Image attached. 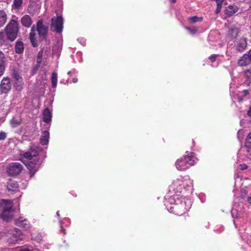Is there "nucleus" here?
Returning a JSON list of instances; mask_svg holds the SVG:
<instances>
[{
    "instance_id": "c85d7f7f",
    "label": "nucleus",
    "mask_w": 251,
    "mask_h": 251,
    "mask_svg": "<svg viewBox=\"0 0 251 251\" xmlns=\"http://www.w3.org/2000/svg\"><path fill=\"white\" fill-rule=\"evenodd\" d=\"M245 146L247 148L251 149V132L249 133L246 139Z\"/></svg>"
},
{
    "instance_id": "79ce46f5",
    "label": "nucleus",
    "mask_w": 251,
    "mask_h": 251,
    "mask_svg": "<svg viewBox=\"0 0 251 251\" xmlns=\"http://www.w3.org/2000/svg\"><path fill=\"white\" fill-rule=\"evenodd\" d=\"M247 201L249 203H251V195L248 198Z\"/></svg>"
},
{
    "instance_id": "4c0bfd02",
    "label": "nucleus",
    "mask_w": 251,
    "mask_h": 251,
    "mask_svg": "<svg viewBox=\"0 0 251 251\" xmlns=\"http://www.w3.org/2000/svg\"><path fill=\"white\" fill-rule=\"evenodd\" d=\"M222 3H219L217 4V8L215 10L216 13H217V14L219 13L221 11L222 6Z\"/></svg>"
},
{
    "instance_id": "72a5a7b5",
    "label": "nucleus",
    "mask_w": 251,
    "mask_h": 251,
    "mask_svg": "<svg viewBox=\"0 0 251 251\" xmlns=\"http://www.w3.org/2000/svg\"><path fill=\"white\" fill-rule=\"evenodd\" d=\"M219 54H212L211 55L208 59L209 60L212 62V63H213L214 62H215L216 60V58L218 56H219Z\"/></svg>"
},
{
    "instance_id": "2eb2a0df",
    "label": "nucleus",
    "mask_w": 251,
    "mask_h": 251,
    "mask_svg": "<svg viewBox=\"0 0 251 251\" xmlns=\"http://www.w3.org/2000/svg\"><path fill=\"white\" fill-rule=\"evenodd\" d=\"M7 188L9 191H16L18 189V182L12 179H9L7 182Z\"/></svg>"
},
{
    "instance_id": "ea45409f",
    "label": "nucleus",
    "mask_w": 251,
    "mask_h": 251,
    "mask_svg": "<svg viewBox=\"0 0 251 251\" xmlns=\"http://www.w3.org/2000/svg\"><path fill=\"white\" fill-rule=\"evenodd\" d=\"M247 115H248L249 117H251V106L250 107L249 109V110L248 111Z\"/></svg>"
},
{
    "instance_id": "f257e3e1",
    "label": "nucleus",
    "mask_w": 251,
    "mask_h": 251,
    "mask_svg": "<svg viewBox=\"0 0 251 251\" xmlns=\"http://www.w3.org/2000/svg\"><path fill=\"white\" fill-rule=\"evenodd\" d=\"M167 210L176 215L181 216L188 211L192 205L190 200L183 198L178 194L174 195L168 199L164 203Z\"/></svg>"
},
{
    "instance_id": "b1692460",
    "label": "nucleus",
    "mask_w": 251,
    "mask_h": 251,
    "mask_svg": "<svg viewBox=\"0 0 251 251\" xmlns=\"http://www.w3.org/2000/svg\"><path fill=\"white\" fill-rule=\"evenodd\" d=\"M245 73V80L244 83L247 85H250L251 83V71L249 70H247Z\"/></svg>"
},
{
    "instance_id": "a19ab883",
    "label": "nucleus",
    "mask_w": 251,
    "mask_h": 251,
    "mask_svg": "<svg viewBox=\"0 0 251 251\" xmlns=\"http://www.w3.org/2000/svg\"><path fill=\"white\" fill-rule=\"evenodd\" d=\"M18 251H31L27 248H22L18 250Z\"/></svg>"
},
{
    "instance_id": "6e6552de",
    "label": "nucleus",
    "mask_w": 251,
    "mask_h": 251,
    "mask_svg": "<svg viewBox=\"0 0 251 251\" xmlns=\"http://www.w3.org/2000/svg\"><path fill=\"white\" fill-rule=\"evenodd\" d=\"M63 28V19L60 15L53 17L51 19L50 28L51 31L60 33Z\"/></svg>"
},
{
    "instance_id": "5701e85b",
    "label": "nucleus",
    "mask_w": 251,
    "mask_h": 251,
    "mask_svg": "<svg viewBox=\"0 0 251 251\" xmlns=\"http://www.w3.org/2000/svg\"><path fill=\"white\" fill-rule=\"evenodd\" d=\"M228 32L231 38L234 39L237 37L239 33V29L236 27L232 26L229 29Z\"/></svg>"
},
{
    "instance_id": "393cba45",
    "label": "nucleus",
    "mask_w": 251,
    "mask_h": 251,
    "mask_svg": "<svg viewBox=\"0 0 251 251\" xmlns=\"http://www.w3.org/2000/svg\"><path fill=\"white\" fill-rule=\"evenodd\" d=\"M6 21V15L2 10H0V27H2Z\"/></svg>"
},
{
    "instance_id": "7c9ffc66",
    "label": "nucleus",
    "mask_w": 251,
    "mask_h": 251,
    "mask_svg": "<svg viewBox=\"0 0 251 251\" xmlns=\"http://www.w3.org/2000/svg\"><path fill=\"white\" fill-rule=\"evenodd\" d=\"M13 78L18 82H20L21 80H22V77L20 76V75L16 72H14L13 73Z\"/></svg>"
},
{
    "instance_id": "8fccbe9b",
    "label": "nucleus",
    "mask_w": 251,
    "mask_h": 251,
    "mask_svg": "<svg viewBox=\"0 0 251 251\" xmlns=\"http://www.w3.org/2000/svg\"><path fill=\"white\" fill-rule=\"evenodd\" d=\"M240 132V130H239V131H238V134H239V132Z\"/></svg>"
},
{
    "instance_id": "dca6fc26",
    "label": "nucleus",
    "mask_w": 251,
    "mask_h": 251,
    "mask_svg": "<svg viewBox=\"0 0 251 251\" xmlns=\"http://www.w3.org/2000/svg\"><path fill=\"white\" fill-rule=\"evenodd\" d=\"M50 137L49 132L47 130H44L42 132V135L40 139V143L42 145H47L48 144Z\"/></svg>"
},
{
    "instance_id": "9d476101",
    "label": "nucleus",
    "mask_w": 251,
    "mask_h": 251,
    "mask_svg": "<svg viewBox=\"0 0 251 251\" xmlns=\"http://www.w3.org/2000/svg\"><path fill=\"white\" fill-rule=\"evenodd\" d=\"M10 236L8 239L9 243H18L23 239V235L19 229L15 228L9 233Z\"/></svg>"
},
{
    "instance_id": "c756f323",
    "label": "nucleus",
    "mask_w": 251,
    "mask_h": 251,
    "mask_svg": "<svg viewBox=\"0 0 251 251\" xmlns=\"http://www.w3.org/2000/svg\"><path fill=\"white\" fill-rule=\"evenodd\" d=\"M201 20L202 18H198L197 16H193L189 18V21L192 23H196L198 21H201Z\"/></svg>"
},
{
    "instance_id": "a878e982",
    "label": "nucleus",
    "mask_w": 251,
    "mask_h": 251,
    "mask_svg": "<svg viewBox=\"0 0 251 251\" xmlns=\"http://www.w3.org/2000/svg\"><path fill=\"white\" fill-rule=\"evenodd\" d=\"M51 85L53 88H56L57 83V74L56 72H53L51 74Z\"/></svg>"
},
{
    "instance_id": "cd10ccee",
    "label": "nucleus",
    "mask_w": 251,
    "mask_h": 251,
    "mask_svg": "<svg viewBox=\"0 0 251 251\" xmlns=\"http://www.w3.org/2000/svg\"><path fill=\"white\" fill-rule=\"evenodd\" d=\"M8 39L7 36L4 32H0V44H3Z\"/></svg>"
},
{
    "instance_id": "4468645a",
    "label": "nucleus",
    "mask_w": 251,
    "mask_h": 251,
    "mask_svg": "<svg viewBox=\"0 0 251 251\" xmlns=\"http://www.w3.org/2000/svg\"><path fill=\"white\" fill-rule=\"evenodd\" d=\"M21 23L24 27L29 28L32 24V20L29 15H25L21 18Z\"/></svg>"
},
{
    "instance_id": "ddd939ff",
    "label": "nucleus",
    "mask_w": 251,
    "mask_h": 251,
    "mask_svg": "<svg viewBox=\"0 0 251 251\" xmlns=\"http://www.w3.org/2000/svg\"><path fill=\"white\" fill-rule=\"evenodd\" d=\"M247 39L245 37L241 38L236 45V50L240 52H243L247 47Z\"/></svg>"
},
{
    "instance_id": "2f4dec72",
    "label": "nucleus",
    "mask_w": 251,
    "mask_h": 251,
    "mask_svg": "<svg viewBox=\"0 0 251 251\" xmlns=\"http://www.w3.org/2000/svg\"><path fill=\"white\" fill-rule=\"evenodd\" d=\"M56 215L58 217V219H59L61 231H63V234L65 235L66 234V233H65V229L63 228L62 222V221L60 220V214H59V211H57Z\"/></svg>"
},
{
    "instance_id": "bb28decb",
    "label": "nucleus",
    "mask_w": 251,
    "mask_h": 251,
    "mask_svg": "<svg viewBox=\"0 0 251 251\" xmlns=\"http://www.w3.org/2000/svg\"><path fill=\"white\" fill-rule=\"evenodd\" d=\"M23 2V0H14L12 7L19 10L21 7Z\"/></svg>"
},
{
    "instance_id": "c9c22d12",
    "label": "nucleus",
    "mask_w": 251,
    "mask_h": 251,
    "mask_svg": "<svg viewBox=\"0 0 251 251\" xmlns=\"http://www.w3.org/2000/svg\"><path fill=\"white\" fill-rule=\"evenodd\" d=\"M42 55H43V50H40L39 52H38V65L39 66L40 63H41V58H42Z\"/></svg>"
},
{
    "instance_id": "a18cd8bd",
    "label": "nucleus",
    "mask_w": 251,
    "mask_h": 251,
    "mask_svg": "<svg viewBox=\"0 0 251 251\" xmlns=\"http://www.w3.org/2000/svg\"><path fill=\"white\" fill-rule=\"evenodd\" d=\"M243 92H244V93L245 95H247V94L248 93V90H244L243 91Z\"/></svg>"
},
{
    "instance_id": "f704fd0d",
    "label": "nucleus",
    "mask_w": 251,
    "mask_h": 251,
    "mask_svg": "<svg viewBox=\"0 0 251 251\" xmlns=\"http://www.w3.org/2000/svg\"><path fill=\"white\" fill-rule=\"evenodd\" d=\"M7 137V134L6 132L1 131L0 132V141L4 140Z\"/></svg>"
},
{
    "instance_id": "9b49d317",
    "label": "nucleus",
    "mask_w": 251,
    "mask_h": 251,
    "mask_svg": "<svg viewBox=\"0 0 251 251\" xmlns=\"http://www.w3.org/2000/svg\"><path fill=\"white\" fill-rule=\"evenodd\" d=\"M11 83L9 77H4L0 85V91L3 93H7L11 89Z\"/></svg>"
},
{
    "instance_id": "6ab92c4d",
    "label": "nucleus",
    "mask_w": 251,
    "mask_h": 251,
    "mask_svg": "<svg viewBox=\"0 0 251 251\" xmlns=\"http://www.w3.org/2000/svg\"><path fill=\"white\" fill-rule=\"evenodd\" d=\"M248 55L245 54L238 60V64L241 66H246L251 63Z\"/></svg>"
},
{
    "instance_id": "f8f14e48",
    "label": "nucleus",
    "mask_w": 251,
    "mask_h": 251,
    "mask_svg": "<svg viewBox=\"0 0 251 251\" xmlns=\"http://www.w3.org/2000/svg\"><path fill=\"white\" fill-rule=\"evenodd\" d=\"M15 224L17 226L23 227L25 230H27L30 227V225L27 220L23 217H20L16 219L15 220Z\"/></svg>"
},
{
    "instance_id": "09e8293b",
    "label": "nucleus",
    "mask_w": 251,
    "mask_h": 251,
    "mask_svg": "<svg viewBox=\"0 0 251 251\" xmlns=\"http://www.w3.org/2000/svg\"><path fill=\"white\" fill-rule=\"evenodd\" d=\"M71 73V71H69L68 73V75H70Z\"/></svg>"
},
{
    "instance_id": "f03ea898",
    "label": "nucleus",
    "mask_w": 251,
    "mask_h": 251,
    "mask_svg": "<svg viewBox=\"0 0 251 251\" xmlns=\"http://www.w3.org/2000/svg\"><path fill=\"white\" fill-rule=\"evenodd\" d=\"M38 148L35 146L31 147L26 151L20 153V159L29 170L30 177H32L39 168Z\"/></svg>"
},
{
    "instance_id": "58836bf2",
    "label": "nucleus",
    "mask_w": 251,
    "mask_h": 251,
    "mask_svg": "<svg viewBox=\"0 0 251 251\" xmlns=\"http://www.w3.org/2000/svg\"><path fill=\"white\" fill-rule=\"evenodd\" d=\"M78 41L83 46H84L85 44V41L84 39L82 38H78L77 39Z\"/></svg>"
},
{
    "instance_id": "f3484780",
    "label": "nucleus",
    "mask_w": 251,
    "mask_h": 251,
    "mask_svg": "<svg viewBox=\"0 0 251 251\" xmlns=\"http://www.w3.org/2000/svg\"><path fill=\"white\" fill-rule=\"evenodd\" d=\"M238 9L236 5H229L226 8L225 13L228 16H231L238 11Z\"/></svg>"
},
{
    "instance_id": "473e14b6",
    "label": "nucleus",
    "mask_w": 251,
    "mask_h": 251,
    "mask_svg": "<svg viewBox=\"0 0 251 251\" xmlns=\"http://www.w3.org/2000/svg\"><path fill=\"white\" fill-rule=\"evenodd\" d=\"M186 29H187L191 34H195L197 32V31H198L197 28L195 27H186Z\"/></svg>"
},
{
    "instance_id": "a211bd4d",
    "label": "nucleus",
    "mask_w": 251,
    "mask_h": 251,
    "mask_svg": "<svg viewBox=\"0 0 251 251\" xmlns=\"http://www.w3.org/2000/svg\"><path fill=\"white\" fill-rule=\"evenodd\" d=\"M51 112L50 111L49 108H46L43 111V121L46 123H50L51 121Z\"/></svg>"
},
{
    "instance_id": "20e7f679",
    "label": "nucleus",
    "mask_w": 251,
    "mask_h": 251,
    "mask_svg": "<svg viewBox=\"0 0 251 251\" xmlns=\"http://www.w3.org/2000/svg\"><path fill=\"white\" fill-rule=\"evenodd\" d=\"M37 31L39 36L41 40L47 41L48 26L43 24L42 20H39L37 22L36 26H33L29 33V39L34 47L38 46V42L35 38V31Z\"/></svg>"
},
{
    "instance_id": "1a4fd4ad",
    "label": "nucleus",
    "mask_w": 251,
    "mask_h": 251,
    "mask_svg": "<svg viewBox=\"0 0 251 251\" xmlns=\"http://www.w3.org/2000/svg\"><path fill=\"white\" fill-rule=\"evenodd\" d=\"M23 169L22 165L18 162L10 163L6 168L7 174L10 176H15L19 175Z\"/></svg>"
},
{
    "instance_id": "aec40b11",
    "label": "nucleus",
    "mask_w": 251,
    "mask_h": 251,
    "mask_svg": "<svg viewBox=\"0 0 251 251\" xmlns=\"http://www.w3.org/2000/svg\"><path fill=\"white\" fill-rule=\"evenodd\" d=\"M24 50V46L23 43L18 41L16 42L15 46V51L17 53H22Z\"/></svg>"
},
{
    "instance_id": "c03bdc74",
    "label": "nucleus",
    "mask_w": 251,
    "mask_h": 251,
    "mask_svg": "<svg viewBox=\"0 0 251 251\" xmlns=\"http://www.w3.org/2000/svg\"><path fill=\"white\" fill-rule=\"evenodd\" d=\"M234 213H236V210H232L231 211V214H232V216L233 217H234Z\"/></svg>"
},
{
    "instance_id": "e433bc0d",
    "label": "nucleus",
    "mask_w": 251,
    "mask_h": 251,
    "mask_svg": "<svg viewBox=\"0 0 251 251\" xmlns=\"http://www.w3.org/2000/svg\"><path fill=\"white\" fill-rule=\"evenodd\" d=\"M248 193V191L247 190H246V188H243L241 190V197L242 199L244 198Z\"/></svg>"
},
{
    "instance_id": "423d86ee",
    "label": "nucleus",
    "mask_w": 251,
    "mask_h": 251,
    "mask_svg": "<svg viewBox=\"0 0 251 251\" xmlns=\"http://www.w3.org/2000/svg\"><path fill=\"white\" fill-rule=\"evenodd\" d=\"M5 30L8 39L10 41H13L16 38L19 31L18 22L15 20H11Z\"/></svg>"
},
{
    "instance_id": "37998d69",
    "label": "nucleus",
    "mask_w": 251,
    "mask_h": 251,
    "mask_svg": "<svg viewBox=\"0 0 251 251\" xmlns=\"http://www.w3.org/2000/svg\"><path fill=\"white\" fill-rule=\"evenodd\" d=\"M78 81V79L77 78H73L72 79V81L73 83H76Z\"/></svg>"
},
{
    "instance_id": "7ed1b4c3",
    "label": "nucleus",
    "mask_w": 251,
    "mask_h": 251,
    "mask_svg": "<svg viewBox=\"0 0 251 251\" xmlns=\"http://www.w3.org/2000/svg\"><path fill=\"white\" fill-rule=\"evenodd\" d=\"M193 189V180L188 176H179L172 182L169 187V191L175 193H183L184 191L191 192Z\"/></svg>"
},
{
    "instance_id": "412c9836",
    "label": "nucleus",
    "mask_w": 251,
    "mask_h": 251,
    "mask_svg": "<svg viewBox=\"0 0 251 251\" xmlns=\"http://www.w3.org/2000/svg\"><path fill=\"white\" fill-rule=\"evenodd\" d=\"M4 59V55L2 52L0 51V76L3 74L5 70Z\"/></svg>"
},
{
    "instance_id": "4be33fe9",
    "label": "nucleus",
    "mask_w": 251,
    "mask_h": 251,
    "mask_svg": "<svg viewBox=\"0 0 251 251\" xmlns=\"http://www.w3.org/2000/svg\"><path fill=\"white\" fill-rule=\"evenodd\" d=\"M22 122L21 118H13L10 121V124L12 128H16L21 124Z\"/></svg>"
},
{
    "instance_id": "39448f33",
    "label": "nucleus",
    "mask_w": 251,
    "mask_h": 251,
    "mask_svg": "<svg viewBox=\"0 0 251 251\" xmlns=\"http://www.w3.org/2000/svg\"><path fill=\"white\" fill-rule=\"evenodd\" d=\"M186 155L178 159L176 162V169L179 171H184L189 168L190 166L194 165L195 161L194 159V153L186 151Z\"/></svg>"
},
{
    "instance_id": "0eeeda50",
    "label": "nucleus",
    "mask_w": 251,
    "mask_h": 251,
    "mask_svg": "<svg viewBox=\"0 0 251 251\" xmlns=\"http://www.w3.org/2000/svg\"><path fill=\"white\" fill-rule=\"evenodd\" d=\"M0 203L2 205L3 208L0 216L3 220L8 221L12 217L13 215V202L11 201L1 200Z\"/></svg>"
},
{
    "instance_id": "49530a36",
    "label": "nucleus",
    "mask_w": 251,
    "mask_h": 251,
    "mask_svg": "<svg viewBox=\"0 0 251 251\" xmlns=\"http://www.w3.org/2000/svg\"><path fill=\"white\" fill-rule=\"evenodd\" d=\"M247 168V166L246 165H244V167L242 168L243 170L246 169Z\"/></svg>"
},
{
    "instance_id": "de8ad7c7",
    "label": "nucleus",
    "mask_w": 251,
    "mask_h": 251,
    "mask_svg": "<svg viewBox=\"0 0 251 251\" xmlns=\"http://www.w3.org/2000/svg\"><path fill=\"white\" fill-rule=\"evenodd\" d=\"M171 0L172 2L175 3L176 2V0Z\"/></svg>"
}]
</instances>
